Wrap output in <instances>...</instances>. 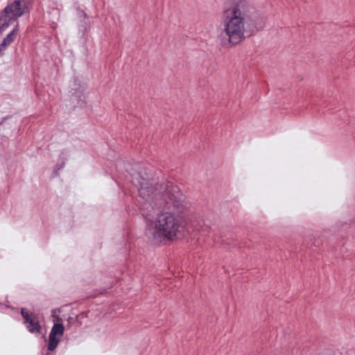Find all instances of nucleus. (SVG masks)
Returning a JSON list of instances; mask_svg holds the SVG:
<instances>
[{"label": "nucleus", "instance_id": "1", "mask_svg": "<svg viewBox=\"0 0 355 355\" xmlns=\"http://www.w3.org/2000/svg\"><path fill=\"white\" fill-rule=\"evenodd\" d=\"M132 181L138 188V202L140 213L146 220V235L156 241L173 239L180 227L175 214L164 211L157 214L155 220L152 217L157 210L166 205H173L179 212L184 211L187 205L179 188L170 182L153 187L155 180L141 172L135 174Z\"/></svg>", "mask_w": 355, "mask_h": 355}, {"label": "nucleus", "instance_id": "2", "mask_svg": "<svg viewBox=\"0 0 355 355\" xmlns=\"http://www.w3.org/2000/svg\"><path fill=\"white\" fill-rule=\"evenodd\" d=\"M254 12V7L248 0H229L223 10V32L232 45H237L245 39Z\"/></svg>", "mask_w": 355, "mask_h": 355}, {"label": "nucleus", "instance_id": "3", "mask_svg": "<svg viewBox=\"0 0 355 355\" xmlns=\"http://www.w3.org/2000/svg\"><path fill=\"white\" fill-rule=\"evenodd\" d=\"M30 0H15L9 3L0 12V31H5L18 18L28 13Z\"/></svg>", "mask_w": 355, "mask_h": 355}, {"label": "nucleus", "instance_id": "4", "mask_svg": "<svg viewBox=\"0 0 355 355\" xmlns=\"http://www.w3.org/2000/svg\"><path fill=\"white\" fill-rule=\"evenodd\" d=\"M86 83L80 77H74L70 84L69 101L73 107L86 105Z\"/></svg>", "mask_w": 355, "mask_h": 355}, {"label": "nucleus", "instance_id": "5", "mask_svg": "<svg viewBox=\"0 0 355 355\" xmlns=\"http://www.w3.org/2000/svg\"><path fill=\"white\" fill-rule=\"evenodd\" d=\"M21 315L25 320L26 327L29 332L35 334L40 333L41 326L36 315L30 313L24 309H21Z\"/></svg>", "mask_w": 355, "mask_h": 355}, {"label": "nucleus", "instance_id": "6", "mask_svg": "<svg viewBox=\"0 0 355 355\" xmlns=\"http://www.w3.org/2000/svg\"><path fill=\"white\" fill-rule=\"evenodd\" d=\"M64 330V327L61 324L57 323L53 325L49 339L48 349L50 351H53L56 348L63 335Z\"/></svg>", "mask_w": 355, "mask_h": 355}, {"label": "nucleus", "instance_id": "7", "mask_svg": "<svg viewBox=\"0 0 355 355\" xmlns=\"http://www.w3.org/2000/svg\"><path fill=\"white\" fill-rule=\"evenodd\" d=\"M76 15L79 21V31L83 35H85L91 25L89 17L83 10H77Z\"/></svg>", "mask_w": 355, "mask_h": 355}, {"label": "nucleus", "instance_id": "8", "mask_svg": "<svg viewBox=\"0 0 355 355\" xmlns=\"http://www.w3.org/2000/svg\"><path fill=\"white\" fill-rule=\"evenodd\" d=\"M19 31V24H17L14 29L6 36V38L3 40V42L7 45H10L15 40L17 33Z\"/></svg>", "mask_w": 355, "mask_h": 355}, {"label": "nucleus", "instance_id": "9", "mask_svg": "<svg viewBox=\"0 0 355 355\" xmlns=\"http://www.w3.org/2000/svg\"><path fill=\"white\" fill-rule=\"evenodd\" d=\"M65 163L62 161L60 163L56 164L53 172V177H60L61 174H64Z\"/></svg>", "mask_w": 355, "mask_h": 355}, {"label": "nucleus", "instance_id": "10", "mask_svg": "<svg viewBox=\"0 0 355 355\" xmlns=\"http://www.w3.org/2000/svg\"><path fill=\"white\" fill-rule=\"evenodd\" d=\"M7 47V45H6L3 42L2 43L0 44V52L5 50Z\"/></svg>", "mask_w": 355, "mask_h": 355}]
</instances>
